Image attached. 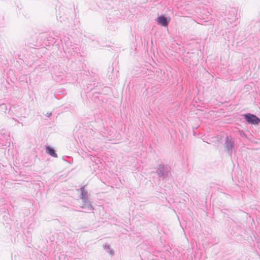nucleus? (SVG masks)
Wrapping results in <instances>:
<instances>
[{"label":"nucleus","mask_w":260,"mask_h":260,"mask_svg":"<svg viewBox=\"0 0 260 260\" xmlns=\"http://www.w3.org/2000/svg\"><path fill=\"white\" fill-rule=\"evenodd\" d=\"M155 20L158 25L164 27H168L171 21V18L165 14H161L158 16Z\"/></svg>","instance_id":"nucleus-6"},{"label":"nucleus","mask_w":260,"mask_h":260,"mask_svg":"<svg viewBox=\"0 0 260 260\" xmlns=\"http://www.w3.org/2000/svg\"><path fill=\"white\" fill-rule=\"evenodd\" d=\"M83 203H87L88 202H89L88 197L86 198V199L85 200H82Z\"/></svg>","instance_id":"nucleus-15"},{"label":"nucleus","mask_w":260,"mask_h":260,"mask_svg":"<svg viewBox=\"0 0 260 260\" xmlns=\"http://www.w3.org/2000/svg\"><path fill=\"white\" fill-rule=\"evenodd\" d=\"M63 41L64 46H63V49L66 53L73 56H78L80 54V47L78 44L73 43L69 37H65Z\"/></svg>","instance_id":"nucleus-1"},{"label":"nucleus","mask_w":260,"mask_h":260,"mask_svg":"<svg viewBox=\"0 0 260 260\" xmlns=\"http://www.w3.org/2000/svg\"><path fill=\"white\" fill-rule=\"evenodd\" d=\"M94 89V88L91 83H88L87 85V90L88 91H91Z\"/></svg>","instance_id":"nucleus-12"},{"label":"nucleus","mask_w":260,"mask_h":260,"mask_svg":"<svg viewBox=\"0 0 260 260\" xmlns=\"http://www.w3.org/2000/svg\"><path fill=\"white\" fill-rule=\"evenodd\" d=\"M52 115V113L51 112H47L46 114V116L47 117H49L51 115Z\"/></svg>","instance_id":"nucleus-16"},{"label":"nucleus","mask_w":260,"mask_h":260,"mask_svg":"<svg viewBox=\"0 0 260 260\" xmlns=\"http://www.w3.org/2000/svg\"><path fill=\"white\" fill-rule=\"evenodd\" d=\"M92 82H93V84H92L94 88H95V87H96L98 86V84H99L98 81L95 80V81H93Z\"/></svg>","instance_id":"nucleus-13"},{"label":"nucleus","mask_w":260,"mask_h":260,"mask_svg":"<svg viewBox=\"0 0 260 260\" xmlns=\"http://www.w3.org/2000/svg\"><path fill=\"white\" fill-rule=\"evenodd\" d=\"M4 202V199L0 196V218L4 223L9 224L11 219Z\"/></svg>","instance_id":"nucleus-3"},{"label":"nucleus","mask_w":260,"mask_h":260,"mask_svg":"<svg viewBox=\"0 0 260 260\" xmlns=\"http://www.w3.org/2000/svg\"><path fill=\"white\" fill-rule=\"evenodd\" d=\"M46 152L47 154L54 157H57V154L53 147L48 145L46 146Z\"/></svg>","instance_id":"nucleus-7"},{"label":"nucleus","mask_w":260,"mask_h":260,"mask_svg":"<svg viewBox=\"0 0 260 260\" xmlns=\"http://www.w3.org/2000/svg\"><path fill=\"white\" fill-rule=\"evenodd\" d=\"M81 191V195L80 199L81 200L86 199V198H88V192L85 189V186H82L80 188Z\"/></svg>","instance_id":"nucleus-8"},{"label":"nucleus","mask_w":260,"mask_h":260,"mask_svg":"<svg viewBox=\"0 0 260 260\" xmlns=\"http://www.w3.org/2000/svg\"><path fill=\"white\" fill-rule=\"evenodd\" d=\"M234 140L232 136H226L224 147L230 155H232V152L234 148Z\"/></svg>","instance_id":"nucleus-5"},{"label":"nucleus","mask_w":260,"mask_h":260,"mask_svg":"<svg viewBox=\"0 0 260 260\" xmlns=\"http://www.w3.org/2000/svg\"><path fill=\"white\" fill-rule=\"evenodd\" d=\"M9 137V135L5 132V131L2 130L0 131V139L2 141L6 140L7 141Z\"/></svg>","instance_id":"nucleus-10"},{"label":"nucleus","mask_w":260,"mask_h":260,"mask_svg":"<svg viewBox=\"0 0 260 260\" xmlns=\"http://www.w3.org/2000/svg\"><path fill=\"white\" fill-rule=\"evenodd\" d=\"M92 42H93V44L92 45L93 47H96L98 44V41L95 40H92Z\"/></svg>","instance_id":"nucleus-14"},{"label":"nucleus","mask_w":260,"mask_h":260,"mask_svg":"<svg viewBox=\"0 0 260 260\" xmlns=\"http://www.w3.org/2000/svg\"><path fill=\"white\" fill-rule=\"evenodd\" d=\"M171 168L167 164L161 161L156 168V172L158 177L162 180L167 178L171 174Z\"/></svg>","instance_id":"nucleus-2"},{"label":"nucleus","mask_w":260,"mask_h":260,"mask_svg":"<svg viewBox=\"0 0 260 260\" xmlns=\"http://www.w3.org/2000/svg\"><path fill=\"white\" fill-rule=\"evenodd\" d=\"M81 208L86 209L87 211H91L94 209L90 201L83 203V205L81 206Z\"/></svg>","instance_id":"nucleus-9"},{"label":"nucleus","mask_w":260,"mask_h":260,"mask_svg":"<svg viewBox=\"0 0 260 260\" xmlns=\"http://www.w3.org/2000/svg\"><path fill=\"white\" fill-rule=\"evenodd\" d=\"M236 11L235 9H232V10L230 11V13H231V14H230V16H228V18L231 19L232 21L234 20L236 18Z\"/></svg>","instance_id":"nucleus-11"},{"label":"nucleus","mask_w":260,"mask_h":260,"mask_svg":"<svg viewBox=\"0 0 260 260\" xmlns=\"http://www.w3.org/2000/svg\"><path fill=\"white\" fill-rule=\"evenodd\" d=\"M242 116L248 124L256 125L260 123V118L254 114L247 113Z\"/></svg>","instance_id":"nucleus-4"}]
</instances>
